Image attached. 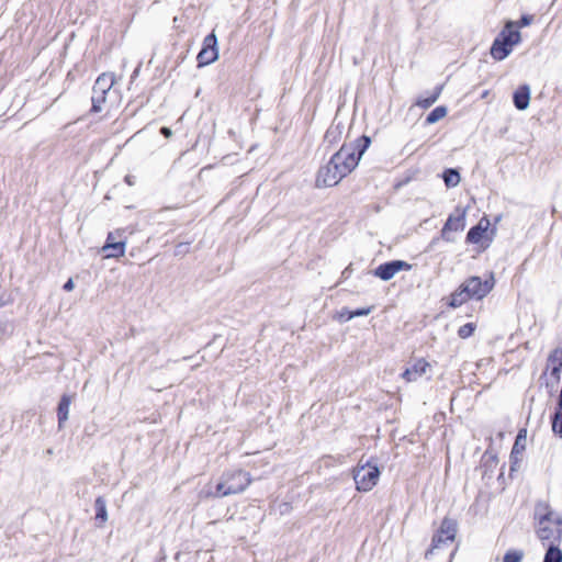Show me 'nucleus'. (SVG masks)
Segmentation results:
<instances>
[{
    "label": "nucleus",
    "mask_w": 562,
    "mask_h": 562,
    "mask_svg": "<svg viewBox=\"0 0 562 562\" xmlns=\"http://www.w3.org/2000/svg\"><path fill=\"white\" fill-rule=\"evenodd\" d=\"M370 143L369 137L362 136L356 143L342 145L330 160L318 169L315 180L316 187L330 188L338 184L358 166Z\"/></svg>",
    "instance_id": "obj_1"
},
{
    "label": "nucleus",
    "mask_w": 562,
    "mask_h": 562,
    "mask_svg": "<svg viewBox=\"0 0 562 562\" xmlns=\"http://www.w3.org/2000/svg\"><path fill=\"white\" fill-rule=\"evenodd\" d=\"M494 286L495 278L493 273H490L485 280L476 276L470 277L451 293L449 305L456 308L471 300L481 301L491 293Z\"/></svg>",
    "instance_id": "obj_2"
},
{
    "label": "nucleus",
    "mask_w": 562,
    "mask_h": 562,
    "mask_svg": "<svg viewBox=\"0 0 562 562\" xmlns=\"http://www.w3.org/2000/svg\"><path fill=\"white\" fill-rule=\"evenodd\" d=\"M536 532L541 541L559 543L562 538V516L546 503L536 506Z\"/></svg>",
    "instance_id": "obj_3"
},
{
    "label": "nucleus",
    "mask_w": 562,
    "mask_h": 562,
    "mask_svg": "<svg viewBox=\"0 0 562 562\" xmlns=\"http://www.w3.org/2000/svg\"><path fill=\"white\" fill-rule=\"evenodd\" d=\"M251 483L249 473L241 470L231 471L223 474L216 485L214 496L224 497L244 492Z\"/></svg>",
    "instance_id": "obj_4"
},
{
    "label": "nucleus",
    "mask_w": 562,
    "mask_h": 562,
    "mask_svg": "<svg viewBox=\"0 0 562 562\" xmlns=\"http://www.w3.org/2000/svg\"><path fill=\"white\" fill-rule=\"evenodd\" d=\"M380 470L370 463L358 465L353 471V480L358 491L369 492L378 483Z\"/></svg>",
    "instance_id": "obj_5"
},
{
    "label": "nucleus",
    "mask_w": 562,
    "mask_h": 562,
    "mask_svg": "<svg viewBox=\"0 0 562 562\" xmlns=\"http://www.w3.org/2000/svg\"><path fill=\"white\" fill-rule=\"evenodd\" d=\"M457 529L458 525L456 520L445 518L441 522L439 531L432 538L431 548L427 551L426 557H428V554H430L435 549H439L453 542L457 535Z\"/></svg>",
    "instance_id": "obj_6"
},
{
    "label": "nucleus",
    "mask_w": 562,
    "mask_h": 562,
    "mask_svg": "<svg viewBox=\"0 0 562 562\" xmlns=\"http://www.w3.org/2000/svg\"><path fill=\"white\" fill-rule=\"evenodd\" d=\"M218 58L217 38L214 33L209 34L203 42V48L198 55L200 66H206Z\"/></svg>",
    "instance_id": "obj_7"
},
{
    "label": "nucleus",
    "mask_w": 562,
    "mask_h": 562,
    "mask_svg": "<svg viewBox=\"0 0 562 562\" xmlns=\"http://www.w3.org/2000/svg\"><path fill=\"white\" fill-rule=\"evenodd\" d=\"M411 269L412 265H409L408 262L403 260H393L380 265L374 270V276L383 281H389L400 271H409Z\"/></svg>",
    "instance_id": "obj_8"
},
{
    "label": "nucleus",
    "mask_w": 562,
    "mask_h": 562,
    "mask_svg": "<svg viewBox=\"0 0 562 562\" xmlns=\"http://www.w3.org/2000/svg\"><path fill=\"white\" fill-rule=\"evenodd\" d=\"M547 371L550 372L547 384L555 386L561 380L562 373V349L555 348L548 357Z\"/></svg>",
    "instance_id": "obj_9"
},
{
    "label": "nucleus",
    "mask_w": 562,
    "mask_h": 562,
    "mask_svg": "<svg viewBox=\"0 0 562 562\" xmlns=\"http://www.w3.org/2000/svg\"><path fill=\"white\" fill-rule=\"evenodd\" d=\"M464 217V212H458L456 214L449 215L447 222L445 223L441 229V237L447 241H452L453 238L450 236V233L463 231L465 226Z\"/></svg>",
    "instance_id": "obj_10"
},
{
    "label": "nucleus",
    "mask_w": 562,
    "mask_h": 562,
    "mask_svg": "<svg viewBox=\"0 0 562 562\" xmlns=\"http://www.w3.org/2000/svg\"><path fill=\"white\" fill-rule=\"evenodd\" d=\"M126 243L124 239H116L115 234L110 232L106 236L102 251L106 252V258H120L125 254Z\"/></svg>",
    "instance_id": "obj_11"
},
{
    "label": "nucleus",
    "mask_w": 562,
    "mask_h": 562,
    "mask_svg": "<svg viewBox=\"0 0 562 562\" xmlns=\"http://www.w3.org/2000/svg\"><path fill=\"white\" fill-rule=\"evenodd\" d=\"M430 369V363L425 359H418L411 368H407L403 373L402 378L406 382H415L423 375H425Z\"/></svg>",
    "instance_id": "obj_12"
},
{
    "label": "nucleus",
    "mask_w": 562,
    "mask_h": 562,
    "mask_svg": "<svg viewBox=\"0 0 562 562\" xmlns=\"http://www.w3.org/2000/svg\"><path fill=\"white\" fill-rule=\"evenodd\" d=\"M71 404V396L67 393H64L57 404V419H58V428L61 429L64 424L68 420L69 417V407Z\"/></svg>",
    "instance_id": "obj_13"
},
{
    "label": "nucleus",
    "mask_w": 562,
    "mask_h": 562,
    "mask_svg": "<svg viewBox=\"0 0 562 562\" xmlns=\"http://www.w3.org/2000/svg\"><path fill=\"white\" fill-rule=\"evenodd\" d=\"M513 48L508 47V43L498 35L491 47V55L496 60H503L512 53Z\"/></svg>",
    "instance_id": "obj_14"
},
{
    "label": "nucleus",
    "mask_w": 562,
    "mask_h": 562,
    "mask_svg": "<svg viewBox=\"0 0 562 562\" xmlns=\"http://www.w3.org/2000/svg\"><path fill=\"white\" fill-rule=\"evenodd\" d=\"M515 25L516 23L513 21L507 22L505 29L499 34L508 43V47H514L521 41L520 32L515 30Z\"/></svg>",
    "instance_id": "obj_15"
},
{
    "label": "nucleus",
    "mask_w": 562,
    "mask_h": 562,
    "mask_svg": "<svg viewBox=\"0 0 562 562\" xmlns=\"http://www.w3.org/2000/svg\"><path fill=\"white\" fill-rule=\"evenodd\" d=\"M530 103V88L527 85L520 86L514 92V104L518 110L528 109Z\"/></svg>",
    "instance_id": "obj_16"
},
{
    "label": "nucleus",
    "mask_w": 562,
    "mask_h": 562,
    "mask_svg": "<svg viewBox=\"0 0 562 562\" xmlns=\"http://www.w3.org/2000/svg\"><path fill=\"white\" fill-rule=\"evenodd\" d=\"M94 512H95V525L101 528L108 520V509H106V501L103 496H98L94 501Z\"/></svg>",
    "instance_id": "obj_17"
},
{
    "label": "nucleus",
    "mask_w": 562,
    "mask_h": 562,
    "mask_svg": "<svg viewBox=\"0 0 562 562\" xmlns=\"http://www.w3.org/2000/svg\"><path fill=\"white\" fill-rule=\"evenodd\" d=\"M488 225V220L482 218L477 225H475L469 231L467 235V240L471 244H477L482 239L483 234L487 231Z\"/></svg>",
    "instance_id": "obj_18"
},
{
    "label": "nucleus",
    "mask_w": 562,
    "mask_h": 562,
    "mask_svg": "<svg viewBox=\"0 0 562 562\" xmlns=\"http://www.w3.org/2000/svg\"><path fill=\"white\" fill-rule=\"evenodd\" d=\"M114 82H115L114 74L103 72L97 78L92 89L110 92Z\"/></svg>",
    "instance_id": "obj_19"
},
{
    "label": "nucleus",
    "mask_w": 562,
    "mask_h": 562,
    "mask_svg": "<svg viewBox=\"0 0 562 562\" xmlns=\"http://www.w3.org/2000/svg\"><path fill=\"white\" fill-rule=\"evenodd\" d=\"M109 92L101 90H93L91 95V113H99L102 111V106L106 101V95Z\"/></svg>",
    "instance_id": "obj_20"
},
{
    "label": "nucleus",
    "mask_w": 562,
    "mask_h": 562,
    "mask_svg": "<svg viewBox=\"0 0 562 562\" xmlns=\"http://www.w3.org/2000/svg\"><path fill=\"white\" fill-rule=\"evenodd\" d=\"M441 90H442V87H437L435 89V91L427 98H419L417 101H416V105L422 108V109H428L429 106H431L439 98L440 93H441Z\"/></svg>",
    "instance_id": "obj_21"
},
{
    "label": "nucleus",
    "mask_w": 562,
    "mask_h": 562,
    "mask_svg": "<svg viewBox=\"0 0 562 562\" xmlns=\"http://www.w3.org/2000/svg\"><path fill=\"white\" fill-rule=\"evenodd\" d=\"M448 113V110L446 106L440 105L434 109L426 117L427 124H435L438 121L442 120Z\"/></svg>",
    "instance_id": "obj_22"
},
{
    "label": "nucleus",
    "mask_w": 562,
    "mask_h": 562,
    "mask_svg": "<svg viewBox=\"0 0 562 562\" xmlns=\"http://www.w3.org/2000/svg\"><path fill=\"white\" fill-rule=\"evenodd\" d=\"M543 562H562V551L557 544L549 546Z\"/></svg>",
    "instance_id": "obj_23"
},
{
    "label": "nucleus",
    "mask_w": 562,
    "mask_h": 562,
    "mask_svg": "<svg viewBox=\"0 0 562 562\" xmlns=\"http://www.w3.org/2000/svg\"><path fill=\"white\" fill-rule=\"evenodd\" d=\"M443 180H445V183L448 188H454L457 187L459 183H460V175L457 170L454 169H448L445 173H443Z\"/></svg>",
    "instance_id": "obj_24"
},
{
    "label": "nucleus",
    "mask_w": 562,
    "mask_h": 562,
    "mask_svg": "<svg viewBox=\"0 0 562 562\" xmlns=\"http://www.w3.org/2000/svg\"><path fill=\"white\" fill-rule=\"evenodd\" d=\"M524 553L519 550H512L505 553L503 562H521Z\"/></svg>",
    "instance_id": "obj_25"
},
{
    "label": "nucleus",
    "mask_w": 562,
    "mask_h": 562,
    "mask_svg": "<svg viewBox=\"0 0 562 562\" xmlns=\"http://www.w3.org/2000/svg\"><path fill=\"white\" fill-rule=\"evenodd\" d=\"M475 326L472 323H468L459 328V336L461 338H468L474 333Z\"/></svg>",
    "instance_id": "obj_26"
},
{
    "label": "nucleus",
    "mask_w": 562,
    "mask_h": 562,
    "mask_svg": "<svg viewBox=\"0 0 562 562\" xmlns=\"http://www.w3.org/2000/svg\"><path fill=\"white\" fill-rule=\"evenodd\" d=\"M371 307L359 308L356 311L348 312L347 319H352L358 316H366L370 314Z\"/></svg>",
    "instance_id": "obj_27"
},
{
    "label": "nucleus",
    "mask_w": 562,
    "mask_h": 562,
    "mask_svg": "<svg viewBox=\"0 0 562 562\" xmlns=\"http://www.w3.org/2000/svg\"><path fill=\"white\" fill-rule=\"evenodd\" d=\"M522 440H526V435L522 434V431H520L517 437H516V441H515V445L513 447V451H512V456H514L515 453H518L519 452V446H521V441Z\"/></svg>",
    "instance_id": "obj_28"
},
{
    "label": "nucleus",
    "mask_w": 562,
    "mask_h": 562,
    "mask_svg": "<svg viewBox=\"0 0 562 562\" xmlns=\"http://www.w3.org/2000/svg\"><path fill=\"white\" fill-rule=\"evenodd\" d=\"M532 21V18L529 16V15H524L519 22H515L516 25L515 27H522V26H528Z\"/></svg>",
    "instance_id": "obj_29"
},
{
    "label": "nucleus",
    "mask_w": 562,
    "mask_h": 562,
    "mask_svg": "<svg viewBox=\"0 0 562 562\" xmlns=\"http://www.w3.org/2000/svg\"><path fill=\"white\" fill-rule=\"evenodd\" d=\"M159 133L166 138H170L173 135V131L169 126H161Z\"/></svg>",
    "instance_id": "obj_30"
},
{
    "label": "nucleus",
    "mask_w": 562,
    "mask_h": 562,
    "mask_svg": "<svg viewBox=\"0 0 562 562\" xmlns=\"http://www.w3.org/2000/svg\"><path fill=\"white\" fill-rule=\"evenodd\" d=\"M75 289V282L72 278H69L63 285V290L66 292H70Z\"/></svg>",
    "instance_id": "obj_31"
},
{
    "label": "nucleus",
    "mask_w": 562,
    "mask_h": 562,
    "mask_svg": "<svg viewBox=\"0 0 562 562\" xmlns=\"http://www.w3.org/2000/svg\"><path fill=\"white\" fill-rule=\"evenodd\" d=\"M11 303L10 295L2 293L0 294V308Z\"/></svg>",
    "instance_id": "obj_32"
},
{
    "label": "nucleus",
    "mask_w": 562,
    "mask_h": 562,
    "mask_svg": "<svg viewBox=\"0 0 562 562\" xmlns=\"http://www.w3.org/2000/svg\"><path fill=\"white\" fill-rule=\"evenodd\" d=\"M348 312H349V311H348L347 308L341 310V311L338 313L337 319H338V321H340V322H346V321H348V319H347Z\"/></svg>",
    "instance_id": "obj_33"
},
{
    "label": "nucleus",
    "mask_w": 562,
    "mask_h": 562,
    "mask_svg": "<svg viewBox=\"0 0 562 562\" xmlns=\"http://www.w3.org/2000/svg\"><path fill=\"white\" fill-rule=\"evenodd\" d=\"M124 181L128 184V186H134L135 184V177L132 176V175H126L125 178H124Z\"/></svg>",
    "instance_id": "obj_34"
},
{
    "label": "nucleus",
    "mask_w": 562,
    "mask_h": 562,
    "mask_svg": "<svg viewBox=\"0 0 562 562\" xmlns=\"http://www.w3.org/2000/svg\"><path fill=\"white\" fill-rule=\"evenodd\" d=\"M414 151V147L411 146V144H406L404 147H403V153H408V154H412Z\"/></svg>",
    "instance_id": "obj_35"
}]
</instances>
